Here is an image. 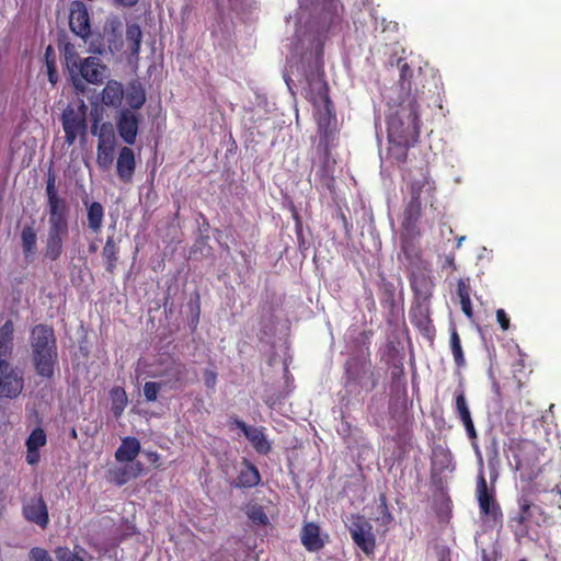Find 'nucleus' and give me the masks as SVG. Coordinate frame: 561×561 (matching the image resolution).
I'll return each instance as SVG.
<instances>
[{"instance_id":"1","label":"nucleus","mask_w":561,"mask_h":561,"mask_svg":"<svg viewBox=\"0 0 561 561\" xmlns=\"http://www.w3.org/2000/svg\"><path fill=\"white\" fill-rule=\"evenodd\" d=\"M387 130L390 157L399 163H404L409 149L420 137V115L416 114L414 99H407L401 110L388 117Z\"/></svg>"},{"instance_id":"2","label":"nucleus","mask_w":561,"mask_h":561,"mask_svg":"<svg viewBox=\"0 0 561 561\" xmlns=\"http://www.w3.org/2000/svg\"><path fill=\"white\" fill-rule=\"evenodd\" d=\"M314 118L319 144L317 150L321 156L322 163L319 171L321 184L330 192L334 190L335 160L331 158V150L335 146L334 140L337 134V119L333 102L314 107Z\"/></svg>"},{"instance_id":"3","label":"nucleus","mask_w":561,"mask_h":561,"mask_svg":"<svg viewBox=\"0 0 561 561\" xmlns=\"http://www.w3.org/2000/svg\"><path fill=\"white\" fill-rule=\"evenodd\" d=\"M61 62L69 75L70 82L77 92L84 93L85 84H101L107 76V67L99 57L81 58L76 46L70 42L59 45Z\"/></svg>"},{"instance_id":"4","label":"nucleus","mask_w":561,"mask_h":561,"mask_svg":"<svg viewBox=\"0 0 561 561\" xmlns=\"http://www.w3.org/2000/svg\"><path fill=\"white\" fill-rule=\"evenodd\" d=\"M32 364L35 373L51 379L58 364V348L54 329L48 324H36L30 333Z\"/></svg>"},{"instance_id":"5","label":"nucleus","mask_w":561,"mask_h":561,"mask_svg":"<svg viewBox=\"0 0 561 561\" xmlns=\"http://www.w3.org/2000/svg\"><path fill=\"white\" fill-rule=\"evenodd\" d=\"M424 191L430 196H433L436 191L435 183L431 180L427 171H421L420 178L413 179L408 184L410 201L404 206L401 226L403 237L412 240L421 236L417 224L422 217L421 195Z\"/></svg>"},{"instance_id":"6","label":"nucleus","mask_w":561,"mask_h":561,"mask_svg":"<svg viewBox=\"0 0 561 561\" xmlns=\"http://www.w3.org/2000/svg\"><path fill=\"white\" fill-rule=\"evenodd\" d=\"M512 456L511 465L523 481H533L541 471L542 451L533 440L512 439L508 445Z\"/></svg>"},{"instance_id":"7","label":"nucleus","mask_w":561,"mask_h":561,"mask_svg":"<svg viewBox=\"0 0 561 561\" xmlns=\"http://www.w3.org/2000/svg\"><path fill=\"white\" fill-rule=\"evenodd\" d=\"M497 479V471L493 468L491 473V486L488 485L483 461L480 459V468L477 477L476 497L479 505L480 517L493 526L501 524L503 520V513L500 503L496 500V491L494 482Z\"/></svg>"},{"instance_id":"8","label":"nucleus","mask_w":561,"mask_h":561,"mask_svg":"<svg viewBox=\"0 0 561 561\" xmlns=\"http://www.w3.org/2000/svg\"><path fill=\"white\" fill-rule=\"evenodd\" d=\"M517 504L518 511L510 518L508 524L516 539L522 540L530 537L534 527L540 525V520L543 519V511L531 501L525 490L517 499Z\"/></svg>"},{"instance_id":"9","label":"nucleus","mask_w":561,"mask_h":561,"mask_svg":"<svg viewBox=\"0 0 561 561\" xmlns=\"http://www.w3.org/2000/svg\"><path fill=\"white\" fill-rule=\"evenodd\" d=\"M91 134L98 136L96 163L103 171L108 170L114 161L115 133L110 122L100 124L102 113L94 108L91 113Z\"/></svg>"},{"instance_id":"10","label":"nucleus","mask_w":561,"mask_h":561,"mask_svg":"<svg viewBox=\"0 0 561 561\" xmlns=\"http://www.w3.org/2000/svg\"><path fill=\"white\" fill-rule=\"evenodd\" d=\"M45 194L48 225L69 228L70 205L65 197L59 195L56 186V175L50 170L47 174Z\"/></svg>"},{"instance_id":"11","label":"nucleus","mask_w":561,"mask_h":561,"mask_svg":"<svg viewBox=\"0 0 561 561\" xmlns=\"http://www.w3.org/2000/svg\"><path fill=\"white\" fill-rule=\"evenodd\" d=\"M345 387H360L367 391L374 390L378 385V377L371 369L369 359L351 357L344 365Z\"/></svg>"},{"instance_id":"12","label":"nucleus","mask_w":561,"mask_h":561,"mask_svg":"<svg viewBox=\"0 0 561 561\" xmlns=\"http://www.w3.org/2000/svg\"><path fill=\"white\" fill-rule=\"evenodd\" d=\"M88 106L83 100H80L78 105H68L61 114V125L65 131V141L71 146L80 137L85 139L88 133L87 124Z\"/></svg>"},{"instance_id":"13","label":"nucleus","mask_w":561,"mask_h":561,"mask_svg":"<svg viewBox=\"0 0 561 561\" xmlns=\"http://www.w3.org/2000/svg\"><path fill=\"white\" fill-rule=\"evenodd\" d=\"M160 366L161 369L156 376L163 378V383L169 386L172 390L183 389L188 383L196 380V371H193L192 377H190L187 366L180 358L174 356L169 355L161 358Z\"/></svg>"},{"instance_id":"14","label":"nucleus","mask_w":561,"mask_h":561,"mask_svg":"<svg viewBox=\"0 0 561 561\" xmlns=\"http://www.w3.org/2000/svg\"><path fill=\"white\" fill-rule=\"evenodd\" d=\"M399 67H400V76H399V84L402 92H405L404 95L400 98L398 107L396 111L401 110L402 103L407 99H414L415 100V111L416 114L420 115V93H422V89L425 88L424 84V75L422 72L421 68H417L416 70L412 69L408 62L403 61L402 59H399Z\"/></svg>"},{"instance_id":"15","label":"nucleus","mask_w":561,"mask_h":561,"mask_svg":"<svg viewBox=\"0 0 561 561\" xmlns=\"http://www.w3.org/2000/svg\"><path fill=\"white\" fill-rule=\"evenodd\" d=\"M24 390V373L7 359H0V399H16Z\"/></svg>"},{"instance_id":"16","label":"nucleus","mask_w":561,"mask_h":561,"mask_svg":"<svg viewBox=\"0 0 561 561\" xmlns=\"http://www.w3.org/2000/svg\"><path fill=\"white\" fill-rule=\"evenodd\" d=\"M21 514L27 523L43 530L49 525L48 506L41 493L22 499Z\"/></svg>"},{"instance_id":"17","label":"nucleus","mask_w":561,"mask_h":561,"mask_svg":"<svg viewBox=\"0 0 561 561\" xmlns=\"http://www.w3.org/2000/svg\"><path fill=\"white\" fill-rule=\"evenodd\" d=\"M348 530L355 545L360 548L365 554L370 556L374 553L376 539L373 533V526L364 516H354Z\"/></svg>"},{"instance_id":"18","label":"nucleus","mask_w":561,"mask_h":561,"mask_svg":"<svg viewBox=\"0 0 561 561\" xmlns=\"http://www.w3.org/2000/svg\"><path fill=\"white\" fill-rule=\"evenodd\" d=\"M69 236V228L49 226L44 240L43 256L45 260L55 262L64 253L65 241Z\"/></svg>"},{"instance_id":"19","label":"nucleus","mask_w":561,"mask_h":561,"mask_svg":"<svg viewBox=\"0 0 561 561\" xmlns=\"http://www.w3.org/2000/svg\"><path fill=\"white\" fill-rule=\"evenodd\" d=\"M141 122V115L129 108H124L119 112L116 119V128L119 137L128 146H133L136 142V138Z\"/></svg>"},{"instance_id":"20","label":"nucleus","mask_w":561,"mask_h":561,"mask_svg":"<svg viewBox=\"0 0 561 561\" xmlns=\"http://www.w3.org/2000/svg\"><path fill=\"white\" fill-rule=\"evenodd\" d=\"M231 425H234L239 430L242 431L247 439L250 442L255 451L260 455H267L271 449V443L266 438L264 433V427H255L248 425L244 421L239 420L238 417H233L230 421Z\"/></svg>"},{"instance_id":"21","label":"nucleus","mask_w":561,"mask_h":561,"mask_svg":"<svg viewBox=\"0 0 561 561\" xmlns=\"http://www.w3.org/2000/svg\"><path fill=\"white\" fill-rule=\"evenodd\" d=\"M69 27L73 34L82 39L91 35L90 16L87 5L81 1H73L70 7Z\"/></svg>"},{"instance_id":"22","label":"nucleus","mask_w":561,"mask_h":561,"mask_svg":"<svg viewBox=\"0 0 561 561\" xmlns=\"http://www.w3.org/2000/svg\"><path fill=\"white\" fill-rule=\"evenodd\" d=\"M307 96L312 103L313 107L322 106L323 104L332 103L329 95V85L324 79L323 73H311L307 76Z\"/></svg>"},{"instance_id":"23","label":"nucleus","mask_w":561,"mask_h":561,"mask_svg":"<svg viewBox=\"0 0 561 561\" xmlns=\"http://www.w3.org/2000/svg\"><path fill=\"white\" fill-rule=\"evenodd\" d=\"M136 171V157L129 146H124L118 151L116 160V174L122 183L129 184Z\"/></svg>"},{"instance_id":"24","label":"nucleus","mask_w":561,"mask_h":561,"mask_svg":"<svg viewBox=\"0 0 561 561\" xmlns=\"http://www.w3.org/2000/svg\"><path fill=\"white\" fill-rule=\"evenodd\" d=\"M241 470L237 478L236 485L240 489H251L260 484L261 474L254 463L248 458H242Z\"/></svg>"},{"instance_id":"25","label":"nucleus","mask_w":561,"mask_h":561,"mask_svg":"<svg viewBox=\"0 0 561 561\" xmlns=\"http://www.w3.org/2000/svg\"><path fill=\"white\" fill-rule=\"evenodd\" d=\"M82 203L87 208L88 228L92 232L99 233L102 229L105 216V209L103 205L100 202H89L88 197L83 198Z\"/></svg>"},{"instance_id":"26","label":"nucleus","mask_w":561,"mask_h":561,"mask_svg":"<svg viewBox=\"0 0 561 561\" xmlns=\"http://www.w3.org/2000/svg\"><path fill=\"white\" fill-rule=\"evenodd\" d=\"M410 282L417 299L428 301L433 295L434 289V283L432 278L427 274L420 272L413 273Z\"/></svg>"},{"instance_id":"27","label":"nucleus","mask_w":561,"mask_h":561,"mask_svg":"<svg viewBox=\"0 0 561 561\" xmlns=\"http://www.w3.org/2000/svg\"><path fill=\"white\" fill-rule=\"evenodd\" d=\"M301 543L310 551H319L324 547V541L320 537V528L314 523L304 525L300 534Z\"/></svg>"},{"instance_id":"28","label":"nucleus","mask_w":561,"mask_h":561,"mask_svg":"<svg viewBox=\"0 0 561 561\" xmlns=\"http://www.w3.org/2000/svg\"><path fill=\"white\" fill-rule=\"evenodd\" d=\"M124 99L123 84L116 80H108L101 92V102L110 107L117 108Z\"/></svg>"},{"instance_id":"29","label":"nucleus","mask_w":561,"mask_h":561,"mask_svg":"<svg viewBox=\"0 0 561 561\" xmlns=\"http://www.w3.org/2000/svg\"><path fill=\"white\" fill-rule=\"evenodd\" d=\"M14 350V323L11 319L0 327V359H9Z\"/></svg>"},{"instance_id":"30","label":"nucleus","mask_w":561,"mask_h":561,"mask_svg":"<svg viewBox=\"0 0 561 561\" xmlns=\"http://www.w3.org/2000/svg\"><path fill=\"white\" fill-rule=\"evenodd\" d=\"M140 442L136 437L127 436L122 439L121 446L115 451V459L118 462H129L140 453Z\"/></svg>"},{"instance_id":"31","label":"nucleus","mask_w":561,"mask_h":561,"mask_svg":"<svg viewBox=\"0 0 561 561\" xmlns=\"http://www.w3.org/2000/svg\"><path fill=\"white\" fill-rule=\"evenodd\" d=\"M391 392L392 394L402 396L401 408L405 409V402L408 398L407 392V380L404 375L403 364L400 362L399 364H394L391 370Z\"/></svg>"},{"instance_id":"32","label":"nucleus","mask_w":561,"mask_h":561,"mask_svg":"<svg viewBox=\"0 0 561 561\" xmlns=\"http://www.w3.org/2000/svg\"><path fill=\"white\" fill-rule=\"evenodd\" d=\"M102 257L105 263L106 272L114 274L119 259V245L114 236H107L102 249Z\"/></svg>"},{"instance_id":"33","label":"nucleus","mask_w":561,"mask_h":561,"mask_svg":"<svg viewBox=\"0 0 561 561\" xmlns=\"http://www.w3.org/2000/svg\"><path fill=\"white\" fill-rule=\"evenodd\" d=\"M411 322L420 330L423 335L427 337H432L434 335L435 328L432 323L430 310L427 307H419L417 310L411 314Z\"/></svg>"},{"instance_id":"34","label":"nucleus","mask_w":561,"mask_h":561,"mask_svg":"<svg viewBox=\"0 0 561 561\" xmlns=\"http://www.w3.org/2000/svg\"><path fill=\"white\" fill-rule=\"evenodd\" d=\"M20 237L24 257L30 260L35 255L37 249V234L33 225L24 226Z\"/></svg>"},{"instance_id":"35","label":"nucleus","mask_w":561,"mask_h":561,"mask_svg":"<svg viewBox=\"0 0 561 561\" xmlns=\"http://www.w3.org/2000/svg\"><path fill=\"white\" fill-rule=\"evenodd\" d=\"M379 299L383 308L393 311L396 306V286L392 282L381 278L379 285Z\"/></svg>"},{"instance_id":"36","label":"nucleus","mask_w":561,"mask_h":561,"mask_svg":"<svg viewBox=\"0 0 561 561\" xmlns=\"http://www.w3.org/2000/svg\"><path fill=\"white\" fill-rule=\"evenodd\" d=\"M450 337H449V344H450V351L454 357L455 365L458 368H462L466 366V358L465 353L461 345V340L458 334V331L455 325H451L449 329Z\"/></svg>"},{"instance_id":"37","label":"nucleus","mask_w":561,"mask_h":561,"mask_svg":"<svg viewBox=\"0 0 561 561\" xmlns=\"http://www.w3.org/2000/svg\"><path fill=\"white\" fill-rule=\"evenodd\" d=\"M142 33L136 23L128 24L126 28V41L131 55H138L141 46Z\"/></svg>"},{"instance_id":"38","label":"nucleus","mask_w":561,"mask_h":561,"mask_svg":"<svg viewBox=\"0 0 561 561\" xmlns=\"http://www.w3.org/2000/svg\"><path fill=\"white\" fill-rule=\"evenodd\" d=\"M126 102L131 111L141 108L146 102L144 89L140 85H130L126 92Z\"/></svg>"},{"instance_id":"39","label":"nucleus","mask_w":561,"mask_h":561,"mask_svg":"<svg viewBox=\"0 0 561 561\" xmlns=\"http://www.w3.org/2000/svg\"><path fill=\"white\" fill-rule=\"evenodd\" d=\"M112 412L118 419L127 405V394L122 387H114L111 390Z\"/></svg>"},{"instance_id":"40","label":"nucleus","mask_w":561,"mask_h":561,"mask_svg":"<svg viewBox=\"0 0 561 561\" xmlns=\"http://www.w3.org/2000/svg\"><path fill=\"white\" fill-rule=\"evenodd\" d=\"M54 552L57 561H84L80 553H87L79 546L75 547V551H71L68 547H57Z\"/></svg>"},{"instance_id":"41","label":"nucleus","mask_w":561,"mask_h":561,"mask_svg":"<svg viewBox=\"0 0 561 561\" xmlns=\"http://www.w3.org/2000/svg\"><path fill=\"white\" fill-rule=\"evenodd\" d=\"M47 443V436L45 431L42 427H35L26 439V449H39L45 446Z\"/></svg>"},{"instance_id":"42","label":"nucleus","mask_w":561,"mask_h":561,"mask_svg":"<svg viewBox=\"0 0 561 561\" xmlns=\"http://www.w3.org/2000/svg\"><path fill=\"white\" fill-rule=\"evenodd\" d=\"M131 479L134 478L128 466L117 467L110 471V481L118 486L126 484Z\"/></svg>"},{"instance_id":"43","label":"nucleus","mask_w":561,"mask_h":561,"mask_svg":"<svg viewBox=\"0 0 561 561\" xmlns=\"http://www.w3.org/2000/svg\"><path fill=\"white\" fill-rule=\"evenodd\" d=\"M455 407L457 414L461 421L471 419V413L467 403L463 390L459 389L455 392Z\"/></svg>"},{"instance_id":"44","label":"nucleus","mask_w":561,"mask_h":561,"mask_svg":"<svg viewBox=\"0 0 561 561\" xmlns=\"http://www.w3.org/2000/svg\"><path fill=\"white\" fill-rule=\"evenodd\" d=\"M248 517L253 524L259 525V526H265L268 524V517H267L266 513L264 512V508L260 505L253 506L248 512Z\"/></svg>"},{"instance_id":"45","label":"nucleus","mask_w":561,"mask_h":561,"mask_svg":"<svg viewBox=\"0 0 561 561\" xmlns=\"http://www.w3.org/2000/svg\"><path fill=\"white\" fill-rule=\"evenodd\" d=\"M161 389V383L156 381H147L144 385V396L146 401L154 402L158 399V393Z\"/></svg>"},{"instance_id":"46","label":"nucleus","mask_w":561,"mask_h":561,"mask_svg":"<svg viewBox=\"0 0 561 561\" xmlns=\"http://www.w3.org/2000/svg\"><path fill=\"white\" fill-rule=\"evenodd\" d=\"M380 511V520L383 525H388L393 520L392 514L388 507V501L385 493L379 494V506Z\"/></svg>"},{"instance_id":"47","label":"nucleus","mask_w":561,"mask_h":561,"mask_svg":"<svg viewBox=\"0 0 561 561\" xmlns=\"http://www.w3.org/2000/svg\"><path fill=\"white\" fill-rule=\"evenodd\" d=\"M28 557L30 561H53L48 551L39 547L32 548L30 550Z\"/></svg>"},{"instance_id":"48","label":"nucleus","mask_w":561,"mask_h":561,"mask_svg":"<svg viewBox=\"0 0 561 561\" xmlns=\"http://www.w3.org/2000/svg\"><path fill=\"white\" fill-rule=\"evenodd\" d=\"M471 294V287L468 279L460 278L457 283V295L459 299L469 298Z\"/></svg>"},{"instance_id":"49","label":"nucleus","mask_w":561,"mask_h":561,"mask_svg":"<svg viewBox=\"0 0 561 561\" xmlns=\"http://www.w3.org/2000/svg\"><path fill=\"white\" fill-rule=\"evenodd\" d=\"M204 383L207 389H215L217 383V373L214 369H205L204 374Z\"/></svg>"},{"instance_id":"50","label":"nucleus","mask_w":561,"mask_h":561,"mask_svg":"<svg viewBox=\"0 0 561 561\" xmlns=\"http://www.w3.org/2000/svg\"><path fill=\"white\" fill-rule=\"evenodd\" d=\"M47 77L49 83L55 87L59 80L57 65L56 64H46Z\"/></svg>"},{"instance_id":"51","label":"nucleus","mask_w":561,"mask_h":561,"mask_svg":"<svg viewBox=\"0 0 561 561\" xmlns=\"http://www.w3.org/2000/svg\"><path fill=\"white\" fill-rule=\"evenodd\" d=\"M496 320L503 331L508 330L510 328V318L504 309L496 310Z\"/></svg>"},{"instance_id":"52","label":"nucleus","mask_w":561,"mask_h":561,"mask_svg":"<svg viewBox=\"0 0 561 561\" xmlns=\"http://www.w3.org/2000/svg\"><path fill=\"white\" fill-rule=\"evenodd\" d=\"M459 301H460V305H461V310L465 313V316L468 319L472 320V318H473V309H472L470 297L469 298H461V299H459Z\"/></svg>"},{"instance_id":"53","label":"nucleus","mask_w":561,"mask_h":561,"mask_svg":"<svg viewBox=\"0 0 561 561\" xmlns=\"http://www.w3.org/2000/svg\"><path fill=\"white\" fill-rule=\"evenodd\" d=\"M465 428H466V432H467V435L469 438L471 439H476L477 438V431L474 428V424H473V421H472V417L471 419H468V420H465V421H461Z\"/></svg>"},{"instance_id":"54","label":"nucleus","mask_w":561,"mask_h":561,"mask_svg":"<svg viewBox=\"0 0 561 561\" xmlns=\"http://www.w3.org/2000/svg\"><path fill=\"white\" fill-rule=\"evenodd\" d=\"M39 461V449H26V462L28 465H36Z\"/></svg>"},{"instance_id":"55","label":"nucleus","mask_w":561,"mask_h":561,"mask_svg":"<svg viewBox=\"0 0 561 561\" xmlns=\"http://www.w3.org/2000/svg\"><path fill=\"white\" fill-rule=\"evenodd\" d=\"M45 65L46 64H56V54L51 45H48L45 49L44 54Z\"/></svg>"},{"instance_id":"56","label":"nucleus","mask_w":561,"mask_h":561,"mask_svg":"<svg viewBox=\"0 0 561 561\" xmlns=\"http://www.w3.org/2000/svg\"><path fill=\"white\" fill-rule=\"evenodd\" d=\"M145 455L149 462L156 467L160 466V455L157 451H146Z\"/></svg>"},{"instance_id":"57","label":"nucleus","mask_w":561,"mask_h":561,"mask_svg":"<svg viewBox=\"0 0 561 561\" xmlns=\"http://www.w3.org/2000/svg\"><path fill=\"white\" fill-rule=\"evenodd\" d=\"M131 470L133 478L139 477L144 472V466L141 462L137 461L133 466H128Z\"/></svg>"},{"instance_id":"58","label":"nucleus","mask_w":561,"mask_h":561,"mask_svg":"<svg viewBox=\"0 0 561 561\" xmlns=\"http://www.w3.org/2000/svg\"><path fill=\"white\" fill-rule=\"evenodd\" d=\"M117 4L123 7H134L138 0H114Z\"/></svg>"},{"instance_id":"59","label":"nucleus","mask_w":561,"mask_h":561,"mask_svg":"<svg viewBox=\"0 0 561 561\" xmlns=\"http://www.w3.org/2000/svg\"><path fill=\"white\" fill-rule=\"evenodd\" d=\"M400 398L398 397L397 399H391L390 401V404H389V413L394 416L396 415V405L397 403L399 402Z\"/></svg>"},{"instance_id":"60","label":"nucleus","mask_w":561,"mask_h":561,"mask_svg":"<svg viewBox=\"0 0 561 561\" xmlns=\"http://www.w3.org/2000/svg\"><path fill=\"white\" fill-rule=\"evenodd\" d=\"M368 301H369V305H368V309H375L376 308V302H375V299H374V295L371 293V290L369 291V296H368Z\"/></svg>"},{"instance_id":"61","label":"nucleus","mask_w":561,"mask_h":561,"mask_svg":"<svg viewBox=\"0 0 561 561\" xmlns=\"http://www.w3.org/2000/svg\"><path fill=\"white\" fill-rule=\"evenodd\" d=\"M4 500H5V490H4V486L0 483V505L3 503Z\"/></svg>"},{"instance_id":"62","label":"nucleus","mask_w":561,"mask_h":561,"mask_svg":"<svg viewBox=\"0 0 561 561\" xmlns=\"http://www.w3.org/2000/svg\"><path fill=\"white\" fill-rule=\"evenodd\" d=\"M295 218H296V221H297L298 238H300V237L302 238V232H301V227H300V219H299V217L297 215L295 216Z\"/></svg>"},{"instance_id":"63","label":"nucleus","mask_w":561,"mask_h":561,"mask_svg":"<svg viewBox=\"0 0 561 561\" xmlns=\"http://www.w3.org/2000/svg\"><path fill=\"white\" fill-rule=\"evenodd\" d=\"M331 5L333 7L334 12H335V14H336V15H337V13H339V12H337V11H339V8H340V9H343V5H342L341 3H337V2L331 3Z\"/></svg>"},{"instance_id":"64","label":"nucleus","mask_w":561,"mask_h":561,"mask_svg":"<svg viewBox=\"0 0 561 561\" xmlns=\"http://www.w3.org/2000/svg\"><path fill=\"white\" fill-rule=\"evenodd\" d=\"M402 250L405 253V255H409V245L405 242H403L402 244Z\"/></svg>"}]
</instances>
